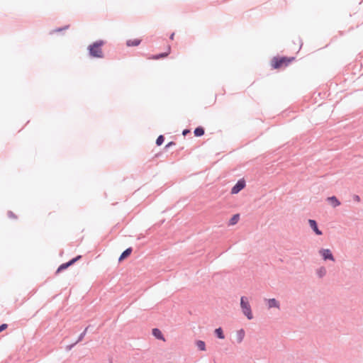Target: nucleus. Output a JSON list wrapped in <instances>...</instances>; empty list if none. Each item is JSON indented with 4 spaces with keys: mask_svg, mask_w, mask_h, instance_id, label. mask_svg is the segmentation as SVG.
Returning <instances> with one entry per match:
<instances>
[{
    "mask_svg": "<svg viewBox=\"0 0 363 363\" xmlns=\"http://www.w3.org/2000/svg\"><path fill=\"white\" fill-rule=\"evenodd\" d=\"M327 201L331 204V206L334 208L339 206L340 205V201L335 196H330L327 198Z\"/></svg>",
    "mask_w": 363,
    "mask_h": 363,
    "instance_id": "obj_8",
    "label": "nucleus"
},
{
    "mask_svg": "<svg viewBox=\"0 0 363 363\" xmlns=\"http://www.w3.org/2000/svg\"><path fill=\"white\" fill-rule=\"evenodd\" d=\"M152 335L157 338V339H159V340H162L163 341H165V339L161 332L160 330L157 329V328H154L152 329Z\"/></svg>",
    "mask_w": 363,
    "mask_h": 363,
    "instance_id": "obj_9",
    "label": "nucleus"
},
{
    "mask_svg": "<svg viewBox=\"0 0 363 363\" xmlns=\"http://www.w3.org/2000/svg\"><path fill=\"white\" fill-rule=\"evenodd\" d=\"M174 33H172L170 36V39L171 40H173L174 39Z\"/></svg>",
    "mask_w": 363,
    "mask_h": 363,
    "instance_id": "obj_26",
    "label": "nucleus"
},
{
    "mask_svg": "<svg viewBox=\"0 0 363 363\" xmlns=\"http://www.w3.org/2000/svg\"><path fill=\"white\" fill-rule=\"evenodd\" d=\"M317 274L320 277H323L326 274V269L323 267L319 268L317 271Z\"/></svg>",
    "mask_w": 363,
    "mask_h": 363,
    "instance_id": "obj_19",
    "label": "nucleus"
},
{
    "mask_svg": "<svg viewBox=\"0 0 363 363\" xmlns=\"http://www.w3.org/2000/svg\"><path fill=\"white\" fill-rule=\"evenodd\" d=\"M141 40L140 39H132L128 40L126 43L127 46H138L140 43Z\"/></svg>",
    "mask_w": 363,
    "mask_h": 363,
    "instance_id": "obj_14",
    "label": "nucleus"
},
{
    "mask_svg": "<svg viewBox=\"0 0 363 363\" xmlns=\"http://www.w3.org/2000/svg\"><path fill=\"white\" fill-rule=\"evenodd\" d=\"M245 333L243 329H240L237 331L236 338H237L238 342L240 343L243 340V339L245 337Z\"/></svg>",
    "mask_w": 363,
    "mask_h": 363,
    "instance_id": "obj_11",
    "label": "nucleus"
},
{
    "mask_svg": "<svg viewBox=\"0 0 363 363\" xmlns=\"http://www.w3.org/2000/svg\"><path fill=\"white\" fill-rule=\"evenodd\" d=\"M131 252H132V248L131 247H129L128 249H126L120 256L119 257V261H122L124 259H125L126 257H128L130 254H131Z\"/></svg>",
    "mask_w": 363,
    "mask_h": 363,
    "instance_id": "obj_13",
    "label": "nucleus"
},
{
    "mask_svg": "<svg viewBox=\"0 0 363 363\" xmlns=\"http://www.w3.org/2000/svg\"><path fill=\"white\" fill-rule=\"evenodd\" d=\"M319 253L322 255L323 258L326 259H330L334 261V257L329 249H322L319 251Z\"/></svg>",
    "mask_w": 363,
    "mask_h": 363,
    "instance_id": "obj_5",
    "label": "nucleus"
},
{
    "mask_svg": "<svg viewBox=\"0 0 363 363\" xmlns=\"http://www.w3.org/2000/svg\"><path fill=\"white\" fill-rule=\"evenodd\" d=\"M169 52H170V47L168 46L167 49V52L160 54L158 55H153L152 57H150V59L158 60L160 58L167 57L169 55Z\"/></svg>",
    "mask_w": 363,
    "mask_h": 363,
    "instance_id": "obj_12",
    "label": "nucleus"
},
{
    "mask_svg": "<svg viewBox=\"0 0 363 363\" xmlns=\"http://www.w3.org/2000/svg\"><path fill=\"white\" fill-rule=\"evenodd\" d=\"M174 145V143H172V142H170V143H169L166 145V147H170L171 145Z\"/></svg>",
    "mask_w": 363,
    "mask_h": 363,
    "instance_id": "obj_24",
    "label": "nucleus"
},
{
    "mask_svg": "<svg viewBox=\"0 0 363 363\" xmlns=\"http://www.w3.org/2000/svg\"><path fill=\"white\" fill-rule=\"evenodd\" d=\"M188 133H189V130H184L183 131V135H186Z\"/></svg>",
    "mask_w": 363,
    "mask_h": 363,
    "instance_id": "obj_25",
    "label": "nucleus"
},
{
    "mask_svg": "<svg viewBox=\"0 0 363 363\" xmlns=\"http://www.w3.org/2000/svg\"><path fill=\"white\" fill-rule=\"evenodd\" d=\"M308 223L311 226V228L314 230L315 234L320 235H322V232L318 229L317 223L315 220L309 219Z\"/></svg>",
    "mask_w": 363,
    "mask_h": 363,
    "instance_id": "obj_7",
    "label": "nucleus"
},
{
    "mask_svg": "<svg viewBox=\"0 0 363 363\" xmlns=\"http://www.w3.org/2000/svg\"><path fill=\"white\" fill-rule=\"evenodd\" d=\"M240 307L242 308V313L246 315V317L251 320L253 318L252 313L251 311V307L250 303L246 297H241L240 298Z\"/></svg>",
    "mask_w": 363,
    "mask_h": 363,
    "instance_id": "obj_3",
    "label": "nucleus"
},
{
    "mask_svg": "<svg viewBox=\"0 0 363 363\" xmlns=\"http://www.w3.org/2000/svg\"><path fill=\"white\" fill-rule=\"evenodd\" d=\"M215 333L216 334V335L218 336V338L222 339V340L225 338V336L223 335V330L221 328H216L215 330Z\"/></svg>",
    "mask_w": 363,
    "mask_h": 363,
    "instance_id": "obj_16",
    "label": "nucleus"
},
{
    "mask_svg": "<svg viewBox=\"0 0 363 363\" xmlns=\"http://www.w3.org/2000/svg\"><path fill=\"white\" fill-rule=\"evenodd\" d=\"M104 45L103 40H98L88 47V50L90 56L93 57L102 58L104 53L102 51V46Z\"/></svg>",
    "mask_w": 363,
    "mask_h": 363,
    "instance_id": "obj_2",
    "label": "nucleus"
},
{
    "mask_svg": "<svg viewBox=\"0 0 363 363\" xmlns=\"http://www.w3.org/2000/svg\"><path fill=\"white\" fill-rule=\"evenodd\" d=\"M294 61H295L294 57H274L272 60L271 65L274 68H281L291 65Z\"/></svg>",
    "mask_w": 363,
    "mask_h": 363,
    "instance_id": "obj_1",
    "label": "nucleus"
},
{
    "mask_svg": "<svg viewBox=\"0 0 363 363\" xmlns=\"http://www.w3.org/2000/svg\"><path fill=\"white\" fill-rule=\"evenodd\" d=\"M9 216L12 218H16V216L12 212H9Z\"/></svg>",
    "mask_w": 363,
    "mask_h": 363,
    "instance_id": "obj_23",
    "label": "nucleus"
},
{
    "mask_svg": "<svg viewBox=\"0 0 363 363\" xmlns=\"http://www.w3.org/2000/svg\"><path fill=\"white\" fill-rule=\"evenodd\" d=\"M204 134V129L201 127L196 128L194 130V135L197 137L201 136Z\"/></svg>",
    "mask_w": 363,
    "mask_h": 363,
    "instance_id": "obj_17",
    "label": "nucleus"
},
{
    "mask_svg": "<svg viewBox=\"0 0 363 363\" xmlns=\"http://www.w3.org/2000/svg\"><path fill=\"white\" fill-rule=\"evenodd\" d=\"M196 345L201 351H205L206 350V344L202 340H197L196 342Z\"/></svg>",
    "mask_w": 363,
    "mask_h": 363,
    "instance_id": "obj_15",
    "label": "nucleus"
},
{
    "mask_svg": "<svg viewBox=\"0 0 363 363\" xmlns=\"http://www.w3.org/2000/svg\"><path fill=\"white\" fill-rule=\"evenodd\" d=\"M7 328V324H2L0 325V333Z\"/></svg>",
    "mask_w": 363,
    "mask_h": 363,
    "instance_id": "obj_21",
    "label": "nucleus"
},
{
    "mask_svg": "<svg viewBox=\"0 0 363 363\" xmlns=\"http://www.w3.org/2000/svg\"><path fill=\"white\" fill-rule=\"evenodd\" d=\"M238 220H239V215L238 214H236V215H234L230 220V222H229V224L230 225H233L235 224H236L238 222Z\"/></svg>",
    "mask_w": 363,
    "mask_h": 363,
    "instance_id": "obj_18",
    "label": "nucleus"
},
{
    "mask_svg": "<svg viewBox=\"0 0 363 363\" xmlns=\"http://www.w3.org/2000/svg\"><path fill=\"white\" fill-rule=\"evenodd\" d=\"M268 307L271 308H279V303L275 298H270L267 300Z\"/></svg>",
    "mask_w": 363,
    "mask_h": 363,
    "instance_id": "obj_10",
    "label": "nucleus"
},
{
    "mask_svg": "<svg viewBox=\"0 0 363 363\" xmlns=\"http://www.w3.org/2000/svg\"><path fill=\"white\" fill-rule=\"evenodd\" d=\"M164 142V137L162 135H160L157 140H156V144L157 145H161Z\"/></svg>",
    "mask_w": 363,
    "mask_h": 363,
    "instance_id": "obj_20",
    "label": "nucleus"
},
{
    "mask_svg": "<svg viewBox=\"0 0 363 363\" xmlns=\"http://www.w3.org/2000/svg\"><path fill=\"white\" fill-rule=\"evenodd\" d=\"M353 198H354V200L355 201H357V202H359V201H360V197H359V196L355 195V196H354V197H353Z\"/></svg>",
    "mask_w": 363,
    "mask_h": 363,
    "instance_id": "obj_22",
    "label": "nucleus"
},
{
    "mask_svg": "<svg viewBox=\"0 0 363 363\" xmlns=\"http://www.w3.org/2000/svg\"><path fill=\"white\" fill-rule=\"evenodd\" d=\"M245 186V182L243 179L239 180L237 184L232 188L231 194H236L243 189Z\"/></svg>",
    "mask_w": 363,
    "mask_h": 363,
    "instance_id": "obj_4",
    "label": "nucleus"
},
{
    "mask_svg": "<svg viewBox=\"0 0 363 363\" xmlns=\"http://www.w3.org/2000/svg\"><path fill=\"white\" fill-rule=\"evenodd\" d=\"M81 258V255H79L77 257H76L75 258L71 259L69 262H67V263H64L62 264H61L59 268L57 269V272H60V271L62 270H64L65 269H67L68 267L71 266L72 264H73L74 262H76L77 260H79V259Z\"/></svg>",
    "mask_w": 363,
    "mask_h": 363,
    "instance_id": "obj_6",
    "label": "nucleus"
}]
</instances>
